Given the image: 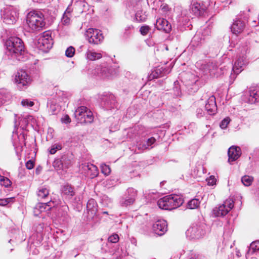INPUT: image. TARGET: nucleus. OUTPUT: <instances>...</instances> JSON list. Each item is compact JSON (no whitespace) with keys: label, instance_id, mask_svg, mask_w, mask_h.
Wrapping results in <instances>:
<instances>
[{"label":"nucleus","instance_id":"nucleus-1","mask_svg":"<svg viewBox=\"0 0 259 259\" xmlns=\"http://www.w3.org/2000/svg\"><path fill=\"white\" fill-rule=\"evenodd\" d=\"M5 54L9 59L25 61L28 59L22 40L17 37H10L5 42Z\"/></svg>","mask_w":259,"mask_h":259},{"label":"nucleus","instance_id":"nucleus-2","mask_svg":"<svg viewBox=\"0 0 259 259\" xmlns=\"http://www.w3.org/2000/svg\"><path fill=\"white\" fill-rule=\"evenodd\" d=\"M249 51V49L247 42L242 45L238 49V56L232 68L234 74L240 73L243 70L244 66L248 63L246 54Z\"/></svg>","mask_w":259,"mask_h":259},{"label":"nucleus","instance_id":"nucleus-3","mask_svg":"<svg viewBox=\"0 0 259 259\" xmlns=\"http://www.w3.org/2000/svg\"><path fill=\"white\" fill-rule=\"evenodd\" d=\"M27 23L32 31L41 30L46 25L44 15L38 11H31L27 16Z\"/></svg>","mask_w":259,"mask_h":259},{"label":"nucleus","instance_id":"nucleus-4","mask_svg":"<svg viewBox=\"0 0 259 259\" xmlns=\"http://www.w3.org/2000/svg\"><path fill=\"white\" fill-rule=\"evenodd\" d=\"M93 76L102 79H110L116 74L114 68L108 65L97 66L92 73Z\"/></svg>","mask_w":259,"mask_h":259},{"label":"nucleus","instance_id":"nucleus-5","mask_svg":"<svg viewBox=\"0 0 259 259\" xmlns=\"http://www.w3.org/2000/svg\"><path fill=\"white\" fill-rule=\"evenodd\" d=\"M74 117L78 123H92L94 121L92 112L85 106L78 107L74 112Z\"/></svg>","mask_w":259,"mask_h":259},{"label":"nucleus","instance_id":"nucleus-6","mask_svg":"<svg viewBox=\"0 0 259 259\" xmlns=\"http://www.w3.org/2000/svg\"><path fill=\"white\" fill-rule=\"evenodd\" d=\"M4 22L8 24L16 23L19 17V10L14 7H8L1 10Z\"/></svg>","mask_w":259,"mask_h":259},{"label":"nucleus","instance_id":"nucleus-7","mask_svg":"<svg viewBox=\"0 0 259 259\" xmlns=\"http://www.w3.org/2000/svg\"><path fill=\"white\" fill-rule=\"evenodd\" d=\"M206 228L204 224L193 225L187 230V237L190 239L200 238L205 235Z\"/></svg>","mask_w":259,"mask_h":259},{"label":"nucleus","instance_id":"nucleus-8","mask_svg":"<svg viewBox=\"0 0 259 259\" xmlns=\"http://www.w3.org/2000/svg\"><path fill=\"white\" fill-rule=\"evenodd\" d=\"M85 37L90 44L98 45L101 44L104 36L100 30L90 28L85 32Z\"/></svg>","mask_w":259,"mask_h":259},{"label":"nucleus","instance_id":"nucleus-9","mask_svg":"<svg viewBox=\"0 0 259 259\" xmlns=\"http://www.w3.org/2000/svg\"><path fill=\"white\" fill-rule=\"evenodd\" d=\"M53 40L50 31L44 32L38 40V47L44 52H47L52 48Z\"/></svg>","mask_w":259,"mask_h":259},{"label":"nucleus","instance_id":"nucleus-10","mask_svg":"<svg viewBox=\"0 0 259 259\" xmlns=\"http://www.w3.org/2000/svg\"><path fill=\"white\" fill-rule=\"evenodd\" d=\"M234 207V201L231 199H226L224 203L218 207L213 209V214L215 217H223L226 215Z\"/></svg>","mask_w":259,"mask_h":259},{"label":"nucleus","instance_id":"nucleus-11","mask_svg":"<svg viewBox=\"0 0 259 259\" xmlns=\"http://www.w3.org/2000/svg\"><path fill=\"white\" fill-rule=\"evenodd\" d=\"M15 81L19 87H21L29 84L31 83V79L25 71L20 70L16 75Z\"/></svg>","mask_w":259,"mask_h":259},{"label":"nucleus","instance_id":"nucleus-12","mask_svg":"<svg viewBox=\"0 0 259 259\" xmlns=\"http://www.w3.org/2000/svg\"><path fill=\"white\" fill-rule=\"evenodd\" d=\"M127 191L128 196L120 201L121 205L122 206L126 207L133 204L137 195V191L133 188H128Z\"/></svg>","mask_w":259,"mask_h":259},{"label":"nucleus","instance_id":"nucleus-13","mask_svg":"<svg viewBox=\"0 0 259 259\" xmlns=\"http://www.w3.org/2000/svg\"><path fill=\"white\" fill-rule=\"evenodd\" d=\"M191 10L194 15L197 16H200L206 11V6L200 2L192 0Z\"/></svg>","mask_w":259,"mask_h":259},{"label":"nucleus","instance_id":"nucleus-14","mask_svg":"<svg viewBox=\"0 0 259 259\" xmlns=\"http://www.w3.org/2000/svg\"><path fill=\"white\" fill-rule=\"evenodd\" d=\"M82 168L87 173V175L91 179L96 177L99 171L97 167L90 163H84L82 164Z\"/></svg>","mask_w":259,"mask_h":259},{"label":"nucleus","instance_id":"nucleus-15","mask_svg":"<svg viewBox=\"0 0 259 259\" xmlns=\"http://www.w3.org/2000/svg\"><path fill=\"white\" fill-rule=\"evenodd\" d=\"M154 232L159 236L163 235L167 231V223L165 220L156 221L153 225Z\"/></svg>","mask_w":259,"mask_h":259},{"label":"nucleus","instance_id":"nucleus-16","mask_svg":"<svg viewBox=\"0 0 259 259\" xmlns=\"http://www.w3.org/2000/svg\"><path fill=\"white\" fill-rule=\"evenodd\" d=\"M228 162L231 163L238 159L241 155V151L240 147L235 146L230 147L228 151Z\"/></svg>","mask_w":259,"mask_h":259},{"label":"nucleus","instance_id":"nucleus-17","mask_svg":"<svg viewBox=\"0 0 259 259\" xmlns=\"http://www.w3.org/2000/svg\"><path fill=\"white\" fill-rule=\"evenodd\" d=\"M155 26L157 29L162 30L165 33H169L171 30V24L167 20L162 18L156 20Z\"/></svg>","mask_w":259,"mask_h":259},{"label":"nucleus","instance_id":"nucleus-18","mask_svg":"<svg viewBox=\"0 0 259 259\" xmlns=\"http://www.w3.org/2000/svg\"><path fill=\"white\" fill-rule=\"evenodd\" d=\"M170 203L171 205V209L176 208L182 205L184 202V199L181 196L177 194L168 195Z\"/></svg>","mask_w":259,"mask_h":259},{"label":"nucleus","instance_id":"nucleus-19","mask_svg":"<svg viewBox=\"0 0 259 259\" xmlns=\"http://www.w3.org/2000/svg\"><path fill=\"white\" fill-rule=\"evenodd\" d=\"M170 203L171 205V209L176 208L182 205L184 202V199L181 196L177 194L168 195Z\"/></svg>","mask_w":259,"mask_h":259},{"label":"nucleus","instance_id":"nucleus-20","mask_svg":"<svg viewBox=\"0 0 259 259\" xmlns=\"http://www.w3.org/2000/svg\"><path fill=\"white\" fill-rule=\"evenodd\" d=\"M216 98H208L205 104V109L210 115L214 114L217 110Z\"/></svg>","mask_w":259,"mask_h":259},{"label":"nucleus","instance_id":"nucleus-21","mask_svg":"<svg viewBox=\"0 0 259 259\" xmlns=\"http://www.w3.org/2000/svg\"><path fill=\"white\" fill-rule=\"evenodd\" d=\"M243 96L249 97H259V85H252L243 93Z\"/></svg>","mask_w":259,"mask_h":259},{"label":"nucleus","instance_id":"nucleus-22","mask_svg":"<svg viewBox=\"0 0 259 259\" xmlns=\"http://www.w3.org/2000/svg\"><path fill=\"white\" fill-rule=\"evenodd\" d=\"M245 24L240 20H235L231 25L232 32L235 34H239L243 31L244 29Z\"/></svg>","mask_w":259,"mask_h":259},{"label":"nucleus","instance_id":"nucleus-23","mask_svg":"<svg viewBox=\"0 0 259 259\" xmlns=\"http://www.w3.org/2000/svg\"><path fill=\"white\" fill-rule=\"evenodd\" d=\"M87 208L88 213L91 217L94 216L97 211V204L93 199H90L87 204Z\"/></svg>","mask_w":259,"mask_h":259},{"label":"nucleus","instance_id":"nucleus-24","mask_svg":"<svg viewBox=\"0 0 259 259\" xmlns=\"http://www.w3.org/2000/svg\"><path fill=\"white\" fill-rule=\"evenodd\" d=\"M170 203L168 195L160 199L157 202L159 207L165 210H171V205Z\"/></svg>","mask_w":259,"mask_h":259},{"label":"nucleus","instance_id":"nucleus-25","mask_svg":"<svg viewBox=\"0 0 259 259\" xmlns=\"http://www.w3.org/2000/svg\"><path fill=\"white\" fill-rule=\"evenodd\" d=\"M49 203H50V202L48 203H38L35 207L34 209V213L35 215H37L39 213L45 211H48L50 210L51 209L50 205H49Z\"/></svg>","mask_w":259,"mask_h":259},{"label":"nucleus","instance_id":"nucleus-26","mask_svg":"<svg viewBox=\"0 0 259 259\" xmlns=\"http://www.w3.org/2000/svg\"><path fill=\"white\" fill-rule=\"evenodd\" d=\"M102 56L103 55L101 53L96 52L93 50H88L85 53L87 59L90 61H95L100 59Z\"/></svg>","mask_w":259,"mask_h":259},{"label":"nucleus","instance_id":"nucleus-27","mask_svg":"<svg viewBox=\"0 0 259 259\" xmlns=\"http://www.w3.org/2000/svg\"><path fill=\"white\" fill-rule=\"evenodd\" d=\"M171 69L167 68L166 67H158L157 68L154 72H153L152 74L154 77H162L165 75H166L170 73Z\"/></svg>","mask_w":259,"mask_h":259},{"label":"nucleus","instance_id":"nucleus-28","mask_svg":"<svg viewBox=\"0 0 259 259\" xmlns=\"http://www.w3.org/2000/svg\"><path fill=\"white\" fill-rule=\"evenodd\" d=\"M62 194L66 197L70 198L74 194L73 188L69 185H64L61 189Z\"/></svg>","mask_w":259,"mask_h":259},{"label":"nucleus","instance_id":"nucleus-29","mask_svg":"<svg viewBox=\"0 0 259 259\" xmlns=\"http://www.w3.org/2000/svg\"><path fill=\"white\" fill-rule=\"evenodd\" d=\"M135 18L136 20L139 22H144L146 19L147 16L145 12H143L141 9L135 11Z\"/></svg>","mask_w":259,"mask_h":259},{"label":"nucleus","instance_id":"nucleus-30","mask_svg":"<svg viewBox=\"0 0 259 259\" xmlns=\"http://www.w3.org/2000/svg\"><path fill=\"white\" fill-rule=\"evenodd\" d=\"M128 7L130 9L134 11L141 8V2L140 0H130L128 3Z\"/></svg>","mask_w":259,"mask_h":259},{"label":"nucleus","instance_id":"nucleus-31","mask_svg":"<svg viewBox=\"0 0 259 259\" xmlns=\"http://www.w3.org/2000/svg\"><path fill=\"white\" fill-rule=\"evenodd\" d=\"M259 250V240L252 242L246 253V256L253 254L256 250Z\"/></svg>","mask_w":259,"mask_h":259},{"label":"nucleus","instance_id":"nucleus-32","mask_svg":"<svg viewBox=\"0 0 259 259\" xmlns=\"http://www.w3.org/2000/svg\"><path fill=\"white\" fill-rule=\"evenodd\" d=\"M49 194V190L44 187H40L38 188L37 191V196L39 199H43L48 196Z\"/></svg>","mask_w":259,"mask_h":259},{"label":"nucleus","instance_id":"nucleus-33","mask_svg":"<svg viewBox=\"0 0 259 259\" xmlns=\"http://www.w3.org/2000/svg\"><path fill=\"white\" fill-rule=\"evenodd\" d=\"M201 33H202V36L203 37H201L200 39L201 40H204L205 39V36L206 35H209V34L210 33V30L209 28H206V29H204L203 31L202 32L200 31L197 32L196 34L193 38L194 40H197L199 38V35Z\"/></svg>","mask_w":259,"mask_h":259},{"label":"nucleus","instance_id":"nucleus-34","mask_svg":"<svg viewBox=\"0 0 259 259\" xmlns=\"http://www.w3.org/2000/svg\"><path fill=\"white\" fill-rule=\"evenodd\" d=\"M200 204V201L198 199H193L188 203V207L190 209L197 208Z\"/></svg>","mask_w":259,"mask_h":259},{"label":"nucleus","instance_id":"nucleus-35","mask_svg":"<svg viewBox=\"0 0 259 259\" xmlns=\"http://www.w3.org/2000/svg\"><path fill=\"white\" fill-rule=\"evenodd\" d=\"M253 178L248 176H244L242 177L241 182L245 186L251 185L253 181Z\"/></svg>","mask_w":259,"mask_h":259},{"label":"nucleus","instance_id":"nucleus-36","mask_svg":"<svg viewBox=\"0 0 259 259\" xmlns=\"http://www.w3.org/2000/svg\"><path fill=\"white\" fill-rule=\"evenodd\" d=\"M61 160L63 163L64 169L68 168L71 165V161L66 155H63L61 157Z\"/></svg>","mask_w":259,"mask_h":259},{"label":"nucleus","instance_id":"nucleus-37","mask_svg":"<svg viewBox=\"0 0 259 259\" xmlns=\"http://www.w3.org/2000/svg\"><path fill=\"white\" fill-rule=\"evenodd\" d=\"M53 165L57 170L64 169L61 158L55 159L53 162Z\"/></svg>","mask_w":259,"mask_h":259},{"label":"nucleus","instance_id":"nucleus-38","mask_svg":"<svg viewBox=\"0 0 259 259\" xmlns=\"http://www.w3.org/2000/svg\"><path fill=\"white\" fill-rule=\"evenodd\" d=\"M101 172L106 176L109 175L111 172V169L109 165L105 163L101 165Z\"/></svg>","mask_w":259,"mask_h":259},{"label":"nucleus","instance_id":"nucleus-39","mask_svg":"<svg viewBox=\"0 0 259 259\" xmlns=\"http://www.w3.org/2000/svg\"><path fill=\"white\" fill-rule=\"evenodd\" d=\"M173 90L174 92V95L176 97H179L181 95L180 86L178 81H175L174 82V87Z\"/></svg>","mask_w":259,"mask_h":259},{"label":"nucleus","instance_id":"nucleus-40","mask_svg":"<svg viewBox=\"0 0 259 259\" xmlns=\"http://www.w3.org/2000/svg\"><path fill=\"white\" fill-rule=\"evenodd\" d=\"M0 182L1 183V185L4 186L6 187H8L11 184V182L9 179L1 175Z\"/></svg>","mask_w":259,"mask_h":259},{"label":"nucleus","instance_id":"nucleus-41","mask_svg":"<svg viewBox=\"0 0 259 259\" xmlns=\"http://www.w3.org/2000/svg\"><path fill=\"white\" fill-rule=\"evenodd\" d=\"M62 149V146L59 144H55L53 145L50 149H49V152L51 154H55L57 150H60Z\"/></svg>","mask_w":259,"mask_h":259},{"label":"nucleus","instance_id":"nucleus-42","mask_svg":"<svg viewBox=\"0 0 259 259\" xmlns=\"http://www.w3.org/2000/svg\"><path fill=\"white\" fill-rule=\"evenodd\" d=\"M71 16L64 14L61 19V23L64 25H68L70 23Z\"/></svg>","mask_w":259,"mask_h":259},{"label":"nucleus","instance_id":"nucleus-43","mask_svg":"<svg viewBox=\"0 0 259 259\" xmlns=\"http://www.w3.org/2000/svg\"><path fill=\"white\" fill-rule=\"evenodd\" d=\"M74 53L75 49L73 47L70 46L66 49L65 55L68 58H71L74 56Z\"/></svg>","mask_w":259,"mask_h":259},{"label":"nucleus","instance_id":"nucleus-44","mask_svg":"<svg viewBox=\"0 0 259 259\" xmlns=\"http://www.w3.org/2000/svg\"><path fill=\"white\" fill-rule=\"evenodd\" d=\"M150 29H151V28L149 26L143 25L141 27V28L140 29V32L142 35H146L149 33Z\"/></svg>","mask_w":259,"mask_h":259},{"label":"nucleus","instance_id":"nucleus-45","mask_svg":"<svg viewBox=\"0 0 259 259\" xmlns=\"http://www.w3.org/2000/svg\"><path fill=\"white\" fill-rule=\"evenodd\" d=\"M108 241L111 243H117L119 240L118 235L116 234H113L108 237Z\"/></svg>","mask_w":259,"mask_h":259},{"label":"nucleus","instance_id":"nucleus-46","mask_svg":"<svg viewBox=\"0 0 259 259\" xmlns=\"http://www.w3.org/2000/svg\"><path fill=\"white\" fill-rule=\"evenodd\" d=\"M230 119L229 117H226L224 118L220 123V127L222 129H225L227 128L228 124L229 123L230 121Z\"/></svg>","mask_w":259,"mask_h":259},{"label":"nucleus","instance_id":"nucleus-47","mask_svg":"<svg viewBox=\"0 0 259 259\" xmlns=\"http://www.w3.org/2000/svg\"><path fill=\"white\" fill-rule=\"evenodd\" d=\"M21 104L23 106L30 107L34 105V103L33 101H29L26 99L22 101Z\"/></svg>","mask_w":259,"mask_h":259},{"label":"nucleus","instance_id":"nucleus-48","mask_svg":"<svg viewBox=\"0 0 259 259\" xmlns=\"http://www.w3.org/2000/svg\"><path fill=\"white\" fill-rule=\"evenodd\" d=\"M134 31V26L132 25H129L126 26L125 28V33L128 35Z\"/></svg>","mask_w":259,"mask_h":259},{"label":"nucleus","instance_id":"nucleus-49","mask_svg":"<svg viewBox=\"0 0 259 259\" xmlns=\"http://www.w3.org/2000/svg\"><path fill=\"white\" fill-rule=\"evenodd\" d=\"M13 198H8L6 199H0V205L5 206L10 203L12 200Z\"/></svg>","mask_w":259,"mask_h":259},{"label":"nucleus","instance_id":"nucleus-50","mask_svg":"<svg viewBox=\"0 0 259 259\" xmlns=\"http://www.w3.org/2000/svg\"><path fill=\"white\" fill-rule=\"evenodd\" d=\"M207 184L209 186H213L215 184L216 179L213 176H211L209 179L207 180Z\"/></svg>","mask_w":259,"mask_h":259},{"label":"nucleus","instance_id":"nucleus-51","mask_svg":"<svg viewBox=\"0 0 259 259\" xmlns=\"http://www.w3.org/2000/svg\"><path fill=\"white\" fill-rule=\"evenodd\" d=\"M204 75L207 74L209 72V69L208 68V64H204L202 65L201 68Z\"/></svg>","mask_w":259,"mask_h":259},{"label":"nucleus","instance_id":"nucleus-52","mask_svg":"<svg viewBox=\"0 0 259 259\" xmlns=\"http://www.w3.org/2000/svg\"><path fill=\"white\" fill-rule=\"evenodd\" d=\"M61 121L62 123L67 124L71 122V119L68 115H66L64 117H62Z\"/></svg>","mask_w":259,"mask_h":259},{"label":"nucleus","instance_id":"nucleus-53","mask_svg":"<svg viewBox=\"0 0 259 259\" xmlns=\"http://www.w3.org/2000/svg\"><path fill=\"white\" fill-rule=\"evenodd\" d=\"M155 141H156V140L153 137H151V138L148 139L147 141V145L146 146L145 148H147L148 147L150 146L153 143H154Z\"/></svg>","mask_w":259,"mask_h":259},{"label":"nucleus","instance_id":"nucleus-54","mask_svg":"<svg viewBox=\"0 0 259 259\" xmlns=\"http://www.w3.org/2000/svg\"><path fill=\"white\" fill-rule=\"evenodd\" d=\"M26 167L28 169H31L34 167V162L32 160H29L26 163Z\"/></svg>","mask_w":259,"mask_h":259},{"label":"nucleus","instance_id":"nucleus-55","mask_svg":"<svg viewBox=\"0 0 259 259\" xmlns=\"http://www.w3.org/2000/svg\"><path fill=\"white\" fill-rule=\"evenodd\" d=\"M8 96H10V93L6 89H0V97Z\"/></svg>","mask_w":259,"mask_h":259},{"label":"nucleus","instance_id":"nucleus-56","mask_svg":"<svg viewBox=\"0 0 259 259\" xmlns=\"http://www.w3.org/2000/svg\"><path fill=\"white\" fill-rule=\"evenodd\" d=\"M257 98H244V102L246 103H248L249 104H252L256 102V100Z\"/></svg>","mask_w":259,"mask_h":259},{"label":"nucleus","instance_id":"nucleus-57","mask_svg":"<svg viewBox=\"0 0 259 259\" xmlns=\"http://www.w3.org/2000/svg\"><path fill=\"white\" fill-rule=\"evenodd\" d=\"M113 95L110 93V92H104L103 93V94L101 95L102 97H110Z\"/></svg>","mask_w":259,"mask_h":259},{"label":"nucleus","instance_id":"nucleus-58","mask_svg":"<svg viewBox=\"0 0 259 259\" xmlns=\"http://www.w3.org/2000/svg\"><path fill=\"white\" fill-rule=\"evenodd\" d=\"M72 12V9L69 7H68L65 12L64 13V14L68 15L71 16V13Z\"/></svg>","mask_w":259,"mask_h":259},{"label":"nucleus","instance_id":"nucleus-59","mask_svg":"<svg viewBox=\"0 0 259 259\" xmlns=\"http://www.w3.org/2000/svg\"><path fill=\"white\" fill-rule=\"evenodd\" d=\"M150 92L149 91H145L144 92V94H143V96L148 97L150 95Z\"/></svg>","mask_w":259,"mask_h":259},{"label":"nucleus","instance_id":"nucleus-60","mask_svg":"<svg viewBox=\"0 0 259 259\" xmlns=\"http://www.w3.org/2000/svg\"><path fill=\"white\" fill-rule=\"evenodd\" d=\"M103 213H104V214H108V212L107 211H104V212H103Z\"/></svg>","mask_w":259,"mask_h":259},{"label":"nucleus","instance_id":"nucleus-61","mask_svg":"<svg viewBox=\"0 0 259 259\" xmlns=\"http://www.w3.org/2000/svg\"><path fill=\"white\" fill-rule=\"evenodd\" d=\"M210 97L213 98L215 97L214 95H212Z\"/></svg>","mask_w":259,"mask_h":259},{"label":"nucleus","instance_id":"nucleus-62","mask_svg":"<svg viewBox=\"0 0 259 259\" xmlns=\"http://www.w3.org/2000/svg\"><path fill=\"white\" fill-rule=\"evenodd\" d=\"M97 1H101V0H97Z\"/></svg>","mask_w":259,"mask_h":259}]
</instances>
